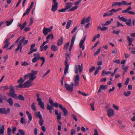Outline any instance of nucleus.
Segmentation results:
<instances>
[{
	"label": "nucleus",
	"instance_id": "obj_42",
	"mask_svg": "<svg viewBox=\"0 0 135 135\" xmlns=\"http://www.w3.org/2000/svg\"><path fill=\"white\" fill-rule=\"evenodd\" d=\"M122 68L123 70H125V72H126L128 70V68L127 66H126L125 65H124L122 66Z\"/></svg>",
	"mask_w": 135,
	"mask_h": 135
},
{
	"label": "nucleus",
	"instance_id": "obj_1",
	"mask_svg": "<svg viewBox=\"0 0 135 135\" xmlns=\"http://www.w3.org/2000/svg\"><path fill=\"white\" fill-rule=\"evenodd\" d=\"M49 103L51 105H52L53 106L56 107H58L59 106V108L63 111L64 115L65 116H66L68 115V112L66 108L65 107H63V106L62 105L60 104L59 105L56 103H54L53 101L50 98L49 99Z\"/></svg>",
	"mask_w": 135,
	"mask_h": 135
},
{
	"label": "nucleus",
	"instance_id": "obj_57",
	"mask_svg": "<svg viewBox=\"0 0 135 135\" xmlns=\"http://www.w3.org/2000/svg\"><path fill=\"white\" fill-rule=\"evenodd\" d=\"M7 134L8 135H10L11 134V129L10 128H7Z\"/></svg>",
	"mask_w": 135,
	"mask_h": 135
},
{
	"label": "nucleus",
	"instance_id": "obj_22",
	"mask_svg": "<svg viewBox=\"0 0 135 135\" xmlns=\"http://www.w3.org/2000/svg\"><path fill=\"white\" fill-rule=\"evenodd\" d=\"M72 6V3H68L66 4V7L65 8H66L67 10L71 7Z\"/></svg>",
	"mask_w": 135,
	"mask_h": 135
},
{
	"label": "nucleus",
	"instance_id": "obj_10",
	"mask_svg": "<svg viewBox=\"0 0 135 135\" xmlns=\"http://www.w3.org/2000/svg\"><path fill=\"white\" fill-rule=\"evenodd\" d=\"M32 81L29 80L28 81L25 82L24 83V88L29 87L31 86L32 85V84L31 83Z\"/></svg>",
	"mask_w": 135,
	"mask_h": 135
},
{
	"label": "nucleus",
	"instance_id": "obj_34",
	"mask_svg": "<svg viewBox=\"0 0 135 135\" xmlns=\"http://www.w3.org/2000/svg\"><path fill=\"white\" fill-rule=\"evenodd\" d=\"M69 45V42H68L65 45L64 48V49L65 50H66L68 49Z\"/></svg>",
	"mask_w": 135,
	"mask_h": 135
},
{
	"label": "nucleus",
	"instance_id": "obj_18",
	"mask_svg": "<svg viewBox=\"0 0 135 135\" xmlns=\"http://www.w3.org/2000/svg\"><path fill=\"white\" fill-rule=\"evenodd\" d=\"M9 39L8 38H7L6 40L4 42L5 45L3 47V48H6L10 44V43L9 42Z\"/></svg>",
	"mask_w": 135,
	"mask_h": 135
},
{
	"label": "nucleus",
	"instance_id": "obj_41",
	"mask_svg": "<svg viewBox=\"0 0 135 135\" xmlns=\"http://www.w3.org/2000/svg\"><path fill=\"white\" fill-rule=\"evenodd\" d=\"M127 39L128 41L130 43H131V42H132L134 40V39L133 38H131L129 36L127 37Z\"/></svg>",
	"mask_w": 135,
	"mask_h": 135
},
{
	"label": "nucleus",
	"instance_id": "obj_63",
	"mask_svg": "<svg viewBox=\"0 0 135 135\" xmlns=\"http://www.w3.org/2000/svg\"><path fill=\"white\" fill-rule=\"evenodd\" d=\"M50 72V70H48L43 75L42 78L44 77L45 76L47 75Z\"/></svg>",
	"mask_w": 135,
	"mask_h": 135
},
{
	"label": "nucleus",
	"instance_id": "obj_29",
	"mask_svg": "<svg viewBox=\"0 0 135 135\" xmlns=\"http://www.w3.org/2000/svg\"><path fill=\"white\" fill-rule=\"evenodd\" d=\"M4 126L3 125H2V126L1 128L0 129V134H2L4 133Z\"/></svg>",
	"mask_w": 135,
	"mask_h": 135
},
{
	"label": "nucleus",
	"instance_id": "obj_58",
	"mask_svg": "<svg viewBox=\"0 0 135 135\" xmlns=\"http://www.w3.org/2000/svg\"><path fill=\"white\" fill-rule=\"evenodd\" d=\"M22 44H20L19 45H18L16 49V51L17 52V51L20 49V48L21 47V46H22Z\"/></svg>",
	"mask_w": 135,
	"mask_h": 135
},
{
	"label": "nucleus",
	"instance_id": "obj_3",
	"mask_svg": "<svg viewBox=\"0 0 135 135\" xmlns=\"http://www.w3.org/2000/svg\"><path fill=\"white\" fill-rule=\"evenodd\" d=\"M32 72H33L29 73L30 76V79L29 80L33 81L36 78V76L35 75L38 73V71L32 70Z\"/></svg>",
	"mask_w": 135,
	"mask_h": 135
},
{
	"label": "nucleus",
	"instance_id": "obj_7",
	"mask_svg": "<svg viewBox=\"0 0 135 135\" xmlns=\"http://www.w3.org/2000/svg\"><path fill=\"white\" fill-rule=\"evenodd\" d=\"M10 112V109L9 108H7V110L4 108H0V113L2 114H7Z\"/></svg>",
	"mask_w": 135,
	"mask_h": 135
},
{
	"label": "nucleus",
	"instance_id": "obj_50",
	"mask_svg": "<svg viewBox=\"0 0 135 135\" xmlns=\"http://www.w3.org/2000/svg\"><path fill=\"white\" fill-rule=\"evenodd\" d=\"M20 122L22 124H25L26 122L25 120H24L23 117H22L21 119Z\"/></svg>",
	"mask_w": 135,
	"mask_h": 135
},
{
	"label": "nucleus",
	"instance_id": "obj_53",
	"mask_svg": "<svg viewBox=\"0 0 135 135\" xmlns=\"http://www.w3.org/2000/svg\"><path fill=\"white\" fill-rule=\"evenodd\" d=\"M100 47L99 48L98 50L96 51V52H95L94 54V56L97 55L98 54H99L100 52Z\"/></svg>",
	"mask_w": 135,
	"mask_h": 135
},
{
	"label": "nucleus",
	"instance_id": "obj_47",
	"mask_svg": "<svg viewBox=\"0 0 135 135\" xmlns=\"http://www.w3.org/2000/svg\"><path fill=\"white\" fill-rule=\"evenodd\" d=\"M78 68L79 70V71L80 73L83 70L82 66H81L80 65H78Z\"/></svg>",
	"mask_w": 135,
	"mask_h": 135
},
{
	"label": "nucleus",
	"instance_id": "obj_19",
	"mask_svg": "<svg viewBox=\"0 0 135 135\" xmlns=\"http://www.w3.org/2000/svg\"><path fill=\"white\" fill-rule=\"evenodd\" d=\"M35 116L36 118H38L39 119L42 118V116L40 112L39 111L37 113L35 112Z\"/></svg>",
	"mask_w": 135,
	"mask_h": 135
},
{
	"label": "nucleus",
	"instance_id": "obj_49",
	"mask_svg": "<svg viewBox=\"0 0 135 135\" xmlns=\"http://www.w3.org/2000/svg\"><path fill=\"white\" fill-rule=\"evenodd\" d=\"M40 60L39 59H37L36 57H34L32 60V61L33 62H35Z\"/></svg>",
	"mask_w": 135,
	"mask_h": 135
},
{
	"label": "nucleus",
	"instance_id": "obj_48",
	"mask_svg": "<svg viewBox=\"0 0 135 135\" xmlns=\"http://www.w3.org/2000/svg\"><path fill=\"white\" fill-rule=\"evenodd\" d=\"M131 93L129 91H127V92H124V95L126 97L128 96Z\"/></svg>",
	"mask_w": 135,
	"mask_h": 135
},
{
	"label": "nucleus",
	"instance_id": "obj_27",
	"mask_svg": "<svg viewBox=\"0 0 135 135\" xmlns=\"http://www.w3.org/2000/svg\"><path fill=\"white\" fill-rule=\"evenodd\" d=\"M26 114L28 115V117L30 120L31 121L32 119V116L31 114L28 111H26Z\"/></svg>",
	"mask_w": 135,
	"mask_h": 135
},
{
	"label": "nucleus",
	"instance_id": "obj_59",
	"mask_svg": "<svg viewBox=\"0 0 135 135\" xmlns=\"http://www.w3.org/2000/svg\"><path fill=\"white\" fill-rule=\"evenodd\" d=\"M120 32V31L119 30H118V31H115V30H113V33H114L115 34L117 35H118Z\"/></svg>",
	"mask_w": 135,
	"mask_h": 135
},
{
	"label": "nucleus",
	"instance_id": "obj_23",
	"mask_svg": "<svg viewBox=\"0 0 135 135\" xmlns=\"http://www.w3.org/2000/svg\"><path fill=\"white\" fill-rule=\"evenodd\" d=\"M33 56L34 57H36L37 59H39L40 60L41 59V58H42V57H40V55L38 52H37L35 53L34 54Z\"/></svg>",
	"mask_w": 135,
	"mask_h": 135
},
{
	"label": "nucleus",
	"instance_id": "obj_25",
	"mask_svg": "<svg viewBox=\"0 0 135 135\" xmlns=\"http://www.w3.org/2000/svg\"><path fill=\"white\" fill-rule=\"evenodd\" d=\"M71 22L72 21L71 20H69L68 21L66 27V29H68L70 28Z\"/></svg>",
	"mask_w": 135,
	"mask_h": 135
},
{
	"label": "nucleus",
	"instance_id": "obj_14",
	"mask_svg": "<svg viewBox=\"0 0 135 135\" xmlns=\"http://www.w3.org/2000/svg\"><path fill=\"white\" fill-rule=\"evenodd\" d=\"M7 95L9 97L15 98L17 97V94L14 92H9L7 93Z\"/></svg>",
	"mask_w": 135,
	"mask_h": 135
},
{
	"label": "nucleus",
	"instance_id": "obj_32",
	"mask_svg": "<svg viewBox=\"0 0 135 135\" xmlns=\"http://www.w3.org/2000/svg\"><path fill=\"white\" fill-rule=\"evenodd\" d=\"M51 38V39H52L54 38V35L52 34L49 35L46 38V39L47 40Z\"/></svg>",
	"mask_w": 135,
	"mask_h": 135
},
{
	"label": "nucleus",
	"instance_id": "obj_38",
	"mask_svg": "<svg viewBox=\"0 0 135 135\" xmlns=\"http://www.w3.org/2000/svg\"><path fill=\"white\" fill-rule=\"evenodd\" d=\"M18 98L19 100H23L25 99L24 97L21 95H19L18 97Z\"/></svg>",
	"mask_w": 135,
	"mask_h": 135
},
{
	"label": "nucleus",
	"instance_id": "obj_9",
	"mask_svg": "<svg viewBox=\"0 0 135 135\" xmlns=\"http://www.w3.org/2000/svg\"><path fill=\"white\" fill-rule=\"evenodd\" d=\"M65 87L66 89L69 91H70L72 92L73 90V86L74 84L73 83H71V84L69 85L68 84H65Z\"/></svg>",
	"mask_w": 135,
	"mask_h": 135
},
{
	"label": "nucleus",
	"instance_id": "obj_61",
	"mask_svg": "<svg viewBox=\"0 0 135 135\" xmlns=\"http://www.w3.org/2000/svg\"><path fill=\"white\" fill-rule=\"evenodd\" d=\"M27 23V22L25 21L24 22V23H23V25H22V27H21V30H22V29L24 28V27H25V26H26V24Z\"/></svg>",
	"mask_w": 135,
	"mask_h": 135
},
{
	"label": "nucleus",
	"instance_id": "obj_43",
	"mask_svg": "<svg viewBox=\"0 0 135 135\" xmlns=\"http://www.w3.org/2000/svg\"><path fill=\"white\" fill-rule=\"evenodd\" d=\"M9 92H15L14 88L13 86L12 85L10 86V87Z\"/></svg>",
	"mask_w": 135,
	"mask_h": 135
},
{
	"label": "nucleus",
	"instance_id": "obj_46",
	"mask_svg": "<svg viewBox=\"0 0 135 135\" xmlns=\"http://www.w3.org/2000/svg\"><path fill=\"white\" fill-rule=\"evenodd\" d=\"M88 22H86V18H84L82 20L81 22V24L82 25L84 24L85 23H86Z\"/></svg>",
	"mask_w": 135,
	"mask_h": 135
},
{
	"label": "nucleus",
	"instance_id": "obj_60",
	"mask_svg": "<svg viewBox=\"0 0 135 135\" xmlns=\"http://www.w3.org/2000/svg\"><path fill=\"white\" fill-rule=\"evenodd\" d=\"M28 78H30L29 74L28 73L27 74L25 75L24 76V79L25 80Z\"/></svg>",
	"mask_w": 135,
	"mask_h": 135
},
{
	"label": "nucleus",
	"instance_id": "obj_2",
	"mask_svg": "<svg viewBox=\"0 0 135 135\" xmlns=\"http://www.w3.org/2000/svg\"><path fill=\"white\" fill-rule=\"evenodd\" d=\"M40 96L39 94L37 93L36 94V97L37 98V101L38 102V104L41 108L43 109H45L44 103L42 102L41 99L40 98Z\"/></svg>",
	"mask_w": 135,
	"mask_h": 135
},
{
	"label": "nucleus",
	"instance_id": "obj_11",
	"mask_svg": "<svg viewBox=\"0 0 135 135\" xmlns=\"http://www.w3.org/2000/svg\"><path fill=\"white\" fill-rule=\"evenodd\" d=\"M76 33L75 35L74 36H73L71 40V44L69 48V51H70L71 50L72 47L73 45L76 36Z\"/></svg>",
	"mask_w": 135,
	"mask_h": 135
},
{
	"label": "nucleus",
	"instance_id": "obj_52",
	"mask_svg": "<svg viewBox=\"0 0 135 135\" xmlns=\"http://www.w3.org/2000/svg\"><path fill=\"white\" fill-rule=\"evenodd\" d=\"M90 105L91 107V109L92 111H94L95 109L94 108V103H91L90 104Z\"/></svg>",
	"mask_w": 135,
	"mask_h": 135
},
{
	"label": "nucleus",
	"instance_id": "obj_51",
	"mask_svg": "<svg viewBox=\"0 0 135 135\" xmlns=\"http://www.w3.org/2000/svg\"><path fill=\"white\" fill-rule=\"evenodd\" d=\"M128 22H126V24L128 26H130L131 25V19H130L128 20Z\"/></svg>",
	"mask_w": 135,
	"mask_h": 135
},
{
	"label": "nucleus",
	"instance_id": "obj_17",
	"mask_svg": "<svg viewBox=\"0 0 135 135\" xmlns=\"http://www.w3.org/2000/svg\"><path fill=\"white\" fill-rule=\"evenodd\" d=\"M107 87V85H100L99 90L98 91V93H100L102 89L103 90H105L106 89Z\"/></svg>",
	"mask_w": 135,
	"mask_h": 135
},
{
	"label": "nucleus",
	"instance_id": "obj_35",
	"mask_svg": "<svg viewBox=\"0 0 135 135\" xmlns=\"http://www.w3.org/2000/svg\"><path fill=\"white\" fill-rule=\"evenodd\" d=\"M25 80H23L22 77H21L20 79L17 81V82L19 84H22L25 81Z\"/></svg>",
	"mask_w": 135,
	"mask_h": 135
},
{
	"label": "nucleus",
	"instance_id": "obj_44",
	"mask_svg": "<svg viewBox=\"0 0 135 135\" xmlns=\"http://www.w3.org/2000/svg\"><path fill=\"white\" fill-rule=\"evenodd\" d=\"M19 132L20 135H25V132L23 130L21 129H20L18 130Z\"/></svg>",
	"mask_w": 135,
	"mask_h": 135
},
{
	"label": "nucleus",
	"instance_id": "obj_55",
	"mask_svg": "<svg viewBox=\"0 0 135 135\" xmlns=\"http://www.w3.org/2000/svg\"><path fill=\"white\" fill-rule=\"evenodd\" d=\"M43 122L42 118L40 119L39 124L40 126H42L43 124Z\"/></svg>",
	"mask_w": 135,
	"mask_h": 135
},
{
	"label": "nucleus",
	"instance_id": "obj_45",
	"mask_svg": "<svg viewBox=\"0 0 135 135\" xmlns=\"http://www.w3.org/2000/svg\"><path fill=\"white\" fill-rule=\"evenodd\" d=\"M95 66H92L91 68H90L89 70V72L91 73L93 71L95 70Z\"/></svg>",
	"mask_w": 135,
	"mask_h": 135
},
{
	"label": "nucleus",
	"instance_id": "obj_30",
	"mask_svg": "<svg viewBox=\"0 0 135 135\" xmlns=\"http://www.w3.org/2000/svg\"><path fill=\"white\" fill-rule=\"evenodd\" d=\"M30 10L28 8L26 9V10L25 12L23 15V17H24L26 15H28L30 11Z\"/></svg>",
	"mask_w": 135,
	"mask_h": 135
},
{
	"label": "nucleus",
	"instance_id": "obj_21",
	"mask_svg": "<svg viewBox=\"0 0 135 135\" xmlns=\"http://www.w3.org/2000/svg\"><path fill=\"white\" fill-rule=\"evenodd\" d=\"M63 42V38L61 37L58 40L57 45L58 46H60L62 45Z\"/></svg>",
	"mask_w": 135,
	"mask_h": 135
},
{
	"label": "nucleus",
	"instance_id": "obj_13",
	"mask_svg": "<svg viewBox=\"0 0 135 135\" xmlns=\"http://www.w3.org/2000/svg\"><path fill=\"white\" fill-rule=\"evenodd\" d=\"M4 97V99L9 104V105L11 106H12L13 103L12 99L11 98H9L7 99L6 97Z\"/></svg>",
	"mask_w": 135,
	"mask_h": 135
},
{
	"label": "nucleus",
	"instance_id": "obj_8",
	"mask_svg": "<svg viewBox=\"0 0 135 135\" xmlns=\"http://www.w3.org/2000/svg\"><path fill=\"white\" fill-rule=\"evenodd\" d=\"M107 115L108 117H113L114 114V110L110 108H109L107 110Z\"/></svg>",
	"mask_w": 135,
	"mask_h": 135
},
{
	"label": "nucleus",
	"instance_id": "obj_64",
	"mask_svg": "<svg viewBox=\"0 0 135 135\" xmlns=\"http://www.w3.org/2000/svg\"><path fill=\"white\" fill-rule=\"evenodd\" d=\"M76 133L75 131V129H72L70 133L71 135H73L74 134H75Z\"/></svg>",
	"mask_w": 135,
	"mask_h": 135
},
{
	"label": "nucleus",
	"instance_id": "obj_54",
	"mask_svg": "<svg viewBox=\"0 0 135 135\" xmlns=\"http://www.w3.org/2000/svg\"><path fill=\"white\" fill-rule=\"evenodd\" d=\"M1 88H3L4 91L5 90H7L9 88V87L8 86H2L1 87Z\"/></svg>",
	"mask_w": 135,
	"mask_h": 135
},
{
	"label": "nucleus",
	"instance_id": "obj_24",
	"mask_svg": "<svg viewBox=\"0 0 135 135\" xmlns=\"http://www.w3.org/2000/svg\"><path fill=\"white\" fill-rule=\"evenodd\" d=\"M51 50L53 51H56L58 50V47L54 45H52L51 46Z\"/></svg>",
	"mask_w": 135,
	"mask_h": 135
},
{
	"label": "nucleus",
	"instance_id": "obj_56",
	"mask_svg": "<svg viewBox=\"0 0 135 135\" xmlns=\"http://www.w3.org/2000/svg\"><path fill=\"white\" fill-rule=\"evenodd\" d=\"M74 72L76 74H77L78 73V68L76 65L75 66Z\"/></svg>",
	"mask_w": 135,
	"mask_h": 135
},
{
	"label": "nucleus",
	"instance_id": "obj_37",
	"mask_svg": "<svg viewBox=\"0 0 135 135\" xmlns=\"http://www.w3.org/2000/svg\"><path fill=\"white\" fill-rule=\"evenodd\" d=\"M40 60L42 61V62L41 65V66H42L44 64V63H45V58L44 57H42V58H41V59Z\"/></svg>",
	"mask_w": 135,
	"mask_h": 135
},
{
	"label": "nucleus",
	"instance_id": "obj_62",
	"mask_svg": "<svg viewBox=\"0 0 135 135\" xmlns=\"http://www.w3.org/2000/svg\"><path fill=\"white\" fill-rule=\"evenodd\" d=\"M29 64L28 62L26 61H24L22 63L21 65L22 66H26Z\"/></svg>",
	"mask_w": 135,
	"mask_h": 135
},
{
	"label": "nucleus",
	"instance_id": "obj_31",
	"mask_svg": "<svg viewBox=\"0 0 135 135\" xmlns=\"http://www.w3.org/2000/svg\"><path fill=\"white\" fill-rule=\"evenodd\" d=\"M35 103H33L31 106V109L35 112L36 111V108L35 107Z\"/></svg>",
	"mask_w": 135,
	"mask_h": 135
},
{
	"label": "nucleus",
	"instance_id": "obj_20",
	"mask_svg": "<svg viewBox=\"0 0 135 135\" xmlns=\"http://www.w3.org/2000/svg\"><path fill=\"white\" fill-rule=\"evenodd\" d=\"M65 67L64 69V74L65 75L68 72L69 65L68 64H65Z\"/></svg>",
	"mask_w": 135,
	"mask_h": 135
},
{
	"label": "nucleus",
	"instance_id": "obj_15",
	"mask_svg": "<svg viewBox=\"0 0 135 135\" xmlns=\"http://www.w3.org/2000/svg\"><path fill=\"white\" fill-rule=\"evenodd\" d=\"M47 109L49 110L50 113H52V110L54 109L53 105H50L49 104H48L47 105Z\"/></svg>",
	"mask_w": 135,
	"mask_h": 135
},
{
	"label": "nucleus",
	"instance_id": "obj_6",
	"mask_svg": "<svg viewBox=\"0 0 135 135\" xmlns=\"http://www.w3.org/2000/svg\"><path fill=\"white\" fill-rule=\"evenodd\" d=\"M131 9V6H129L126 10L122 11V13H128L131 15L135 14V13L134 12L129 11Z\"/></svg>",
	"mask_w": 135,
	"mask_h": 135
},
{
	"label": "nucleus",
	"instance_id": "obj_33",
	"mask_svg": "<svg viewBox=\"0 0 135 135\" xmlns=\"http://www.w3.org/2000/svg\"><path fill=\"white\" fill-rule=\"evenodd\" d=\"M13 18H12L10 21H6V23L7 24L6 25V26H9V25H10L13 22Z\"/></svg>",
	"mask_w": 135,
	"mask_h": 135
},
{
	"label": "nucleus",
	"instance_id": "obj_12",
	"mask_svg": "<svg viewBox=\"0 0 135 135\" xmlns=\"http://www.w3.org/2000/svg\"><path fill=\"white\" fill-rule=\"evenodd\" d=\"M55 114L57 115V119L58 120H60L61 118V113H58V110L56 109L55 110Z\"/></svg>",
	"mask_w": 135,
	"mask_h": 135
},
{
	"label": "nucleus",
	"instance_id": "obj_36",
	"mask_svg": "<svg viewBox=\"0 0 135 135\" xmlns=\"http://www.w3.org/2000/svg\"><path fill=\"white\" fill-rule=\"evenodd\" d=\"M78 7L77 6H74V7H73L69 9L68 10V11L70 12V11H73L77 9V8H78Z\"/></svg>",
	"mask_w": 135,
	"mask_h": 135
},
{
	"label": "nucleus",
	"instance_id": "obj_16",
	"mask_svg": "<svg viewBox=\"0 0 135 135\" xmlns=\"http://www.w3.org/2000/svg\"><path fill=\"white\" fill-rule=\"evenodd\" d=\"M70 52L69 54L66 53L65 54V57L66 60L65 61V64H68V61L70 59Z\"/></svg>",
	"mask_w": 135,
	"mask_h": 135
},
{
	"label": "nucleus",
	"instance_id": "obj_39",
	"mask_svg": "<svg viewBox=\"0 0 135 135\" xmlns=\"http://www.w3.org/2000/svg\"><path fill=\"white\" fill-rule=\"evenodd\" d=\"M117 5H118L119 6H121V3L120 2H115L113 3L112 4V6H113Z\"/></svg>",
	"mask_w": 135,
	"mask_h": 135
},
{
	"label": "nucleus",
	"instance_id": "obj_28",
	"mask_svg": "<svg viewBox=\"0 0 135 135\" xmlns=\"http://www.w3.org/2000/svg\"><path fill=\"white\" fill-rule=\"evenodd\" d=\"M43 32L45 36H46L49 32L45 27L44 28L43 30Z\"/></svg>",
	"mask_w": 135,
	"mask_h": 135
},
{
	"label": "nucleus",
	"instance_id": "obj_40",
	"mask_svg": "<svg viewBox=\"0 0 135 135\" xmlns=\"http://www.w3.org/2000/svg\"><path fill=\"white\" fill-rule=\"evenodd\" d=\"M74 80H80V78L79 75H77L75 76L74 78Z\"/></svg>",
	"mask_w": 135,
	"mask_h": 135
},
{
	"label": "nucleus",
	"instance_id": "obj_26",
	"mask_svg": "<svg viewBox=\"0 0 135 135\" xmlns=\"http://www.w3.org/2000/svg\"><path fill=\"white\" fill-rule=\"evenodd\" d=\"M118 18L120 20L124 22H126L127 21V19L123 17H120V16H119Z\"/></svg>",
	"mask_w": 135,
	"mask_h": 135
},
{
	"label": "nucleus",
	"instance_id": "obj_4",
	"mask_svg": "<svg viewBox=\"0 0 135 135\" xmlns=\"http://www.w3.org/2000/svg\"><path fill=\"white\" fill-rule=\"evenodd\" d=\"M53 5L52 6L51 10L53 12H55L57 9L58 3L57 1V0H53Z\"/></svg>",
	"mask_w": 135,
	"mask_h": 135
},
{
	"label": "nucleus",
	"instance_id": "obj_5",
	"mask_svg": "<svg viewBox=\"0 0 135 135\" xmlns=\"http://www.w3.org/2000/svg\"><path fill=\"white\" fill-rule=\"evenodd\" d=\"M86 36H85L83 38H82L80 40L79 44V46L80 48H82V50L81 52V54L82 53V51H83L85 48V46L83 45L86 39Z\"/></svg>",
	"mask_w": 135,
	"mask_h": 135
}]
</instances>
